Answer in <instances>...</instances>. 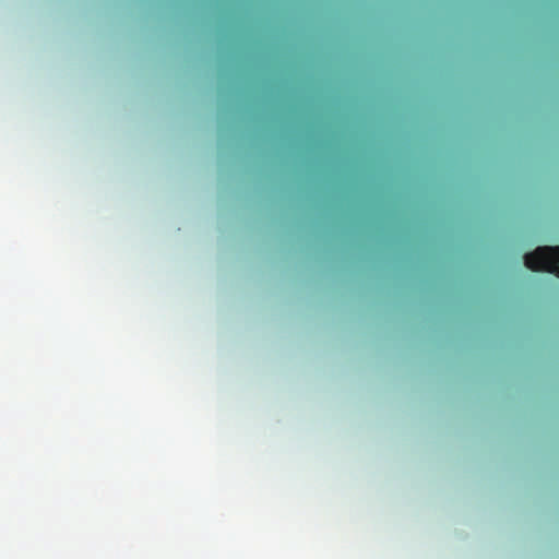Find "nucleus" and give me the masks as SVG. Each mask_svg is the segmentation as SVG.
Wrapping results in <instances>:
<instances>
[{
	"instance_id": "nucleus-1",
	"label": "nucleus",
	"mask_w": 559,
	"mask_h": 559,
	"mask_svg": "<svg viewBox=\"0 0 559 559\" xmlns=\"http://www.w3.org/2000/svg\"><path fill=\"white\" fill-rule=\"evenodd\" d=\"M523 260L532 271H545L559 277V246H539L525 253Z\"/></svg>"
}]
</instances>
